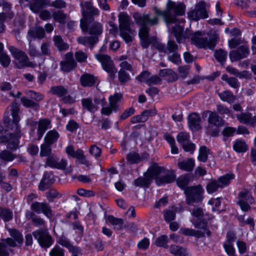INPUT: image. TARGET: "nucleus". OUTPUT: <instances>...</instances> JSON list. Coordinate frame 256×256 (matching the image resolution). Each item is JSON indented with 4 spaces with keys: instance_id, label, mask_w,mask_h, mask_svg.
<instances>
[{
    "instance_id": "42",
    "label": "nucleus",
    "mask_w": 256,
    "mask_h": 256,
    "mask_svg": "<svg viewBox=\"0 0 256 256\" xmlns=\"http://www.w3.org/2000/svg\"><path fill=\"white\" fill-rule=\"evenodd\" d=\"M20 101L22 105L26 108H33L34 110L38 109L40 106L38 103L35 102L32 100H30L26 96H22L20 98Z\"/></svg>"
},
{
    "instance_id": "14",
    "label": "nucleus",
    "mask_w": 256,
    "mask_h": 256,
    "mask_svg": "<svg viewBox=\"0 0 256 256\" xmlns=\"http://www.w3.org/2000/svg\"><path fill=\"white\" fill-rule=\"evenodd\" d=\"M66 154L72 158L78 160L80 164L85 165L86 166H90V162L86 159L84 154V152L80 148L74 150V146L72 145H68L66 148Z\"/></svg>"
},
{
    "instance_id": "37",
    "label": "nucleus",
    "mask_w": 256,
    "mask_h": 256,
    "mask_svg": "<svg viewBox=\"0 0 256 256\" xmlns=\"http://www.w3.org/2000/svg\"><path fill=\"white\" fill-rule=\"evenodd\" d=\"M49 92L54 95L61 98L66 96L68 93V90L64 86L60 85L51 87Z\"/></svg>"
},
{
    "instance_id": "7",
    "label": "nucleus",
    "mask_w": 256,
    "mask_h": 256,
    "mask_svg": "<svg viewBox=\"0 0 256 256\" xmlns=\"http://www.w3.org/2000/svg\"><path fill=\"white\" fill-rule=\"evenodd\" d=\"M208 116V131L212 136H216L220 132L219 128L224 126V120L216 112L206 110L202 114V118L204 119Z\"/></svg>"
},
{
    "instance_id": "5",
    "label": "nucleus",
    "mask_w": 256,
    "mask_h": 256,
    "mask_svg": "<svg viewBox=\"0 0 256 256\" xmlns=\"http://www.w3.org/2000/svg\"><path fill=\"white\" fill-rule=\"evenodd\" d=\"M219 40L216 33L206 34L200 32H196L191 38L192 44L200 48L213 50Z\"/></svg>"
},
{
    "instance_id": "29",
    "label": "nucleus",
    "mask_w": 256,
    "mask_h": 256,
    "mask_svg": "<svg viewBox=\"0 0 256 256\" xmlns=\"http://www.w3.org/2000/svg\"><path fill=\"white\" fill-rule=\"evenodd\" d=\"M98 40V38L96 36H80L77 38V42L78 44L86 46H89L91 49Z\"/></svg>"
},
{
    "instance_id": "44",
    "label": "nucleus",
    "mask_w": 256,
    "mask_h": 256,
    "mask_svg": "<svg viewBox=\"0 0 256 256\" xmlns=\"http://www.w3.org/2000/svg\"><path fill=\"white\" fill-rule=\"evenodd\" d=\"M184 26L180 25H176L172 28V32L178 42H180L181 40L184 38Z\"/></svg>"
},
{
    "instance_id": "49",
    "label": "nucleus",
    "mask_w": 256,
    "mask_h": 256,
    "mask_svg": "<svg viewBox=\"0 0 256 256\" xmlns=\"http://www.w3.org/2000/svg\"><path fill=\"white\" fill-rule=\"evenodd\" d=\"M159 75L162 77L170 76L172 78V81H176L178 78L176 74L172 70L169 68L160 70L159 72Z\"/></svg>"
},
{
    "instance_id": "63",
    "label": "nucleus",
    "mask_w": 256,
    "mask_h": 256,
    "mask_svg": "<svg viewBox=\"0 0 256 256\" xmlns=\"http://www.w3.org/2000/svg\"><path fill=\"white\" fill-rule=\"evenodd\" d=\"M74 56L76 61L78 62H85L88 58L87 54L82 50L76 52Z\"/></svg>"
},
{
    "instance_id": "64",
    "label": "nucleus",
    "mask_w": 256,
    "mask_h": 256,
    "mask_svg": "<svg viewBox=\"0 0 256 256\" xmlns=\"http://www.w3.org/2000/svg\"><path fill=\"white\" fill-rule=\"evenodd\" d=\"M190 136L189 134L184 132H182L178 134L177 136L178 142L181 144L182 145L189 141Z\"/></svg>"
},
{
    "instance_id": "51",
    "label": "nucleus",
    "mask_w": 256,
    "mask_h": 256,
    "mask_svg": "<svg viewBox=\"0 0 256 256\" xmlns=\"http://www.w3.org/2000/svg\"><path fill=\"white\" fill-rule=\"evenodd\" d=\"M26 94L29 98L34 100L36 102L41 101L44 98V96L42 94L32 90L26 92Z\"/></svg>"
},
{
    "instance_id": "13",
    "label": "nucleus",
    "mask_w": 256,
    "mask_h": 256,
    "mask_svg": "<svg viewBox=\"0 0 256 256\" xmlns=\"http://www.w3.org/2000/svg\"><path fill=\"white\" fill-rule=\"evenodd\" d=\"M254 202V198L248 190L244 189L239 192L237 204L242 211L248 212L250 210V204Z\"/></svg>"
},
{
    "instance_id": "43",
    "label": "nucleus",
    "mask_w": 256,
    "mask_h": 256,
    "mask_svg": "<svg viewBox=\"0 0 256 256\" xmlns=\"http://www.w3.org/2000/svg\"><path fill=\"white\" fill-rule=\"evenodd\" d=\"M234 174H228L218 178V181L221 186V188L228 186L230 180L234 178Z\"/></svg>"
},
{
    "instance_id": "53",
    "label": "nucleus",
    "mask_w": 256,
    "mask_h": 256,
    "mask_svg": "<svg viewBox=\"0 0 256 256\" xmlns=\"http://www.w3.org/2000/svg\"><path fill=\"white\" fill-rule=\"evenodd\" d=\"M233 148L234 150L238 152H245L247 150L246 142L242 140L236 141L234 144Z\"/></svg>"
},
{
    "instance_id": "56",
    "label": "nucleus",
    "mask_w": 256,
    "mask_h": 256,
    "mask_svg": "<svg viewBox=\"0 0 256 256\" xmlns=\"http://www.w3.org/2000/svg\"><path fill=\"white\" fill-rule=\"evenodd\" d=\"M50 256H64V250L60 246L56 244L50 252Z\"/></svg>"
},
{
    "instance_id": "41",
    "label": "nucleus",
    "mask_w": 256,
    "mask_h": 256,
    "mask_svg": "<svg viewBox=\"0 0 256 256\" xmlns=\"http://www.w3.org/2000/svg\"><path fill=\"white\" fill-rule=\"evenodd\" d=\"M0 217L4 222H8L12 219V212L6 208H0Z\"/></svg>"
},
{
    "instance_id": "34",
    "label": "nucleus",
    "mask_w": 256,
    "mask_h": 256,
    "mask_svg": "<svg viewBox=\"0 0 256 256\" xmlns=\"http://www.w3.org/2000/svg\"><path fill=\"white\" fill-rule=\"evenodd\" d=\"M80 82L82 86L84 87H91L95 84L96 80L92 75L86 74L81 76Z\"/></svg>"
},
{
    "instance_id": "40",
    "label": "nucleus",
    "mask_w": 256,
    "mask_h": 256,
    "mask_svg": "<svg viewBox=\"0 0 256 256\" xmlns=\"http://www.w3.org/2000/svg\"><path fill=\"white\" fill-rule=\"evenodd\" d=\"M220 100L229 104L233 103L236 100V96L230 90H225L218 93Z\"/></svg>"
},
{
    "instance_id": "33",
    "label": "nucleus",
    "mask_w": 256,
    "mask_h": 256,
    "mask_svg": "<svg viewBox=\"0 0 256 256\" xmlns=\"http://www.w3.org/2000/svg\"><path fill=\"white\" fill-rule=\"evenodd\" d=\"M152 180L150 177L148 176L146 172L144 174V176H140L134 180V184L136 186L149 188Z\"/></svg>"
},
{
    "instance_id": "59",
    "label": "nucleus",
    "mask_w": 256,
    "mask_h": 256,
    "mask_svg": "<svg viewBox=\"0 0 256 256\" xmlns=\"http://www.w3.org/2000/svg\"><path fill=\"white\" fill-rule=\"evenodd\" d=\"M90 154L97 158L100 156L102 154V149L96 144L92 145L89 150Z\"/></svg>"
},
{
    "instance_id": "6",
    "label": "nucleus",
    "mask_w": 256,
    "mask_h": 256,
    "mask_svg": "<svg viewBox=\"0 0 256 256\" xmlns=\"http://www.w3.org/2000/svg\"><path fill=\"white\" fill-rule=\"evenodd\" d=\"M119 29L120 36L126 43L132 42L135 30L131 28L133 24L130 17L124 12H120L118 15Z\"/></svg>"
},
{
    "instance_id": "58",
    "label": "nucleus",
    "mask_w": 256,
    "mask_h": 256,
    "mask_svg": "<svg viewBox=\"0 0 256 256\" xmlns=\"http://www.w3.org/2000/svg\"><path fill=\"white\" fill-rule=\"evenodd\" d=\"M10 62V58L8 54L5 53L0 54V64L4 68L8 67Z\"/></svg>"
},
{
    "instance_id": "21",
    "label": "nucleus",
    "mask_w": 256,
    "mask_h": 256,
    "mask_svg": "<svg viewBox=\"0 0 256 256\" xmlns=\"http://www.w3.org/2000/svg\"><path fill=\"white\" fill-rule=\"evenodd\" d=\"M54 181L55 179L52 172H45L38 184V188L40 190L44 191L49 188Z\"/></svg>"
},
{
    "instance_id": "61",
    "label": "nucleus",
    "mask_w": 256,
    "mask_h": 256,
    "mask_svg": "<svg viewBox=\"0 0 256 256\" xmlns=\"http://www.w3.org/2000/svg\"><path fill=\"white\" fill-rule=\"evenodd\" d=\"M168 237L166 235H162L157 238L155 241V244L158 246L168 248Z\"/></svg>"
},
{
    "instance_id": "9",
    "label": "nucleus",
    "mask_w": 256,
    "mask_h": 256,
    "mask_svg": "<svg viewBox=\"0 0 256 256\" xmlns=\"http://www.w3.org/2000/svg\"><path fill=\"white\" fill-rule=\"evenodd\" d=\"M204 189L200 184L188 186L184 192L186 202L188 205L194 203H202L203 199Z\"/></svg>"
},
{
    "instance_id": "38",
    "label": "nucleus",
    "mask_w": 256,
    "mask_h": 256,
    "mask_svg": "<svg viewBox=\"0 0 256 256\" xmlns=\"http://www.w3.org/2000/svg\"><path fill=\"white\" fill-rule=\"evenodd\" d=\"M107 220L114 226V228L116 230H121L124 227V220L122 218H116L110 215L108 216Z\"/></svg>"
},
{
    "instance_id": "20",
    "label": "nucleus",
    "mask_w": 256,
    "mask_h": 256,
    "mask_svg": "<svg viewBox=\"0 0 256 256\" xmlns=\"http://www.w3.org/2000/svg\"><path fill=\"white\" fill-rule=\"evenodd\" d=\"M16 244L10 238L0 240V256H9L12 250L10 248H15Z\"/></svg>"
},
{
    "instance_id": "46",
    "label": "nucleus",
    "mask_w": 256,
    "mask_h": 256,
    "mask_svg": "<svg viewBox=\"0 0 256 256\" xmlns=\"http://www.w3.org/2000/svg\"><path fill=\"white\" fill-rule=\"evenodd\" d=\"M17 158L16 154L8 150H3L0 152V159L6 162H11Z\"/></svg>"
},
{
    "instance_id": "16",
    "label": "nucleus",
    "mask_w": 256,
    "mask_h": 256,
    "mask_svg": "<svg viewBox=\"0 0 256 256\" xmlns=\"http://www.w3.org/2000/svg\"><path fill=\"white\" fill-rule=\"evenodd\" d=\"M249 54L250 50L248 46L242 45L236 49L231 50L229 53V56L230 61L234 62L247 58Z\"/></svg>"
},
{
    "instance_id": "30",
    "label": "nucleus",
    "mask_w": 256,
    "mask_h": 256,
    "mask_svg": "<svg viewBox=\"0 0 256 256\" xmlns=\"http://www.w3.org/2000/svg\"><path fill=\"white\" fill-rule=\"evenodd\" d=\"M81 103L82 108L90 112H94L99 108L96 104H93L92 100L90 98H82Z\"/></svg>"
},
{
    "instance_id": "28",
    "label": "nucleus",
    "mask_w": 256,
    "mask_h": 256,
    "mask_svg": "<svg viewBox=\"0 0 256 256\" xmlns=\"http://www.w3.org/2000/svg\"><path fill=\"white\" fill-rule=\"evenodd\" d=\"M49 4L50 0H34V2L30 4V8L32 12L38 14L42 8Z\"/></svg>"
},
{
    "instance_id": "25",
    "label": "nucleus",
    "mask_w": 256,
    "mask_h": 256,
    "mask_svg": "<svg viewBox=\"0 0 256 256\" xmlns=\"http://www.w3.org/2000/svg\"><path fill=\"white\" fill-rule=\"evenodd\" d=\"M164 172V168L158 166L156 163H154L146 172V174L150 177L152 180L156 176H160V174Z\"/></svg>"
},
{
    "instance_id": "23",
    "label": "nucleus",
    "mask_w": 256,
    "mask_h": 256,
    "mask_svg": "<svg viewBox=\"0 0 256 256\" xmlns=\"http://www.w3.org/2000/svg\"><path fill=\"white\" fill-rule=\"evenodd\" d=\"M50 127V121L48 119H40L38 122L37 130L38 140H40L47 130Z\"/></svg>"
},
{
    "instance_id": "22",
    "label": "nucleus",
    "mask_w": 256,
    "mask_h": 256,
    "mask_svg": "<svg viewBox=\"0 0 256 256\" xmlns=\"http://www.w3.org/2000/svg\"><path fill=\"white\" fill-rule=\"evenodd\" d=\"M200 117L196 113H192L188 117L189 127L193 131H196L200 129Z\"/></svg>"
},
{
    "instance_id": "15",
    "label": "nucleus",
    "mask_w": 256,
    "mask_h": 256,
    "mask_svg": "<svg viewBox=\"0 0 256 256\" xmlns=\"http://www.w3.org/2000/svg\"><path fill=\"white\" fill-rule=\"evenodd\" d=\"M122 98L121 94H116L109 98V106L104 107L101 110V113L106 116H109L112 112L118 110V103Z\"/></svg>"
},
{
    "instance_id": "39",
    "label": "nucleus",
    "mask_w": 256,
    "mask_h": 256,
    "mask_svg": "<svg viewBox=\"0 0 256 256\" xmlns=\"http://www.w3.org/2000/svg\"><path fill=\"white\" fill-rule=\"evenodd\" d=\"M54 46L59 51H64L68 50V44L65 42L60 36H55L53 38Z\"/></svg>"
},
{
    "instance_id": "55",
    "label": "nucleus",
    "mask_w": 256,
    "mask_h": 256,
    "mask_svg": "<svg viewBox=\"0 0 256 256\" xmlns=\"http://www.w3.org/2000/svg\"><path fill=\"white\" fill-rule=\"evenodd\" d=\"M127 160L131 164H137L141 160V158L138 153L132 152L128 154Z\"/></svg>"
},
{
    "instance_id": "24",
    "label": "nucleus",
    "mask_w": 256,
    "mask_h": 256,
    "mask_svg": "<svg viewBox=\"0 0 256 256\" xmlns=\"http://www.w3.org/2000/svg\"><path fill=\"white\" fill-rule=\"evenodd\" d=\"M45 36L44 29L40 26L36 27L30 30L28 32V40L31 42L32 39H42Z\"/></svg>"
},
{
    "instance_id": "10",
    "label": "nucleus",
    "mask_w": 256,
    "mask_h": 256,
    "mask_svg": "<svg viewBox=\"0 0 256 256\" xmlns=\"http://www.w3.org/2000/svg\"><path fill=\"white\" fill-rule=\"evenodd\" d=\"M95 57L101 63L104 70L109 74L110 78L114 80L117 70L110 57L108 55L102 54H96Z\"/></svg>"
},
{
    "instance_id": "31",
    "label": "nucleus",
    "mask_w": 256,
    "mask_h": 256,
    "mask_svg": "<svg viewBox=\"0 0 256 256\" xmlns=\"http://www.w3.org/2000/svg\"><path fill=\"white\" fill-rule=\"evenodd\" d=\"M194 160L192 158H188L178 163V167L180 170L186 172L192 171L194 168Z\"/></svg>"
},
{
    "instance_id": "52",
    "label": "nucleus",
    "mask_w": 256,
    "mask_h": 256,
    "mask_svg": "<svg viewBox=\"0 0 256 256\" xmlns=\"http://www.w3.org/2000/svg\"><path fill=\"white\" fill-rule=\"evenodd\" d=\"M50 144L45 142L40 146V156L42 157L50 156L52 148Z\"/></svg>"
},
{
    "instance_id": "47",
    "label": "nucleus",
    "mask_w": 256,
    "mask_h": 256,
    "mask_svg": "<svg viewBox=\"0 0 256 256\" xmlns=\"http://www.w3.org/2000/svg\"><path fill=\"white\" fill-rule=\"evenodd\" d=\"M221 186L218 180H213L208 183L206 189L208 194H212L216 192Z\"/></svg>"
},
{
    "instance_id": "19",
    "label": "nucleus",
    "mask_w": 256,
    "mask_h": 256,
    "mask_svg": "<svg viewBox=\"0 0 256 256\" xmlns=\"http://www.w3.org/2000/svg\"><path fill=\"white\" fill-rule=\"evenodd\" d=\"M163 174L155 178V182L158 186H162L174 182L176 176L173 170H166L162 172Z\"/></svg>"
},
{
    "instance_id": "17",
    "label": "nucleus",
    "mask_w": 256,
    "mask_h": 256,
    "mask_svg": "<svg viewBox=\"0 0 256 256\" xmlns=\"http://www.w3.org/2000/svg\"><path fill=\"white\" fill-rule=\"evenodd\" d=\"M30 209L36 214L43 213L48 218L52 216V210L49 204L46 202H34L30 206Z\"/></svg>"
},
{
    "instance_id": "2",
    "label": "nucleus",
    "mask_w": 256,
    "mask_h": 256,
    "mask_svg": "<svg viewBox=\"0 0 256 256\" xmlns=\"http://www.w3.org/2000/svg\"><path fill=\"white\" fill-rule=\"evenodd\" d=\"M82 13L83 18L80 20L82 30L88 32L89 34L98 37L102 33V26L100 23L94 21V16L98 15L99 10L94 7L91 2H86Z\"/></svg>"
},
{
    "instance_id": "18",
    "label": "nucleus",
    "mask_w": 256,
    "mask_h": 256,
    "mask_svg": "<svg viewBox=\"0 0 256 256\" xmlns=\"http://www.w3.org/2000/svg\"><path fill=\"white\" fill-rule=\"evenodd\" d=\"M60 65L62 71L68 72L76 67L77 64L74 60L73 54L68 52L65 54L64 59L60 62Z\"/></svg>"
},
{
    "instance_id": "57",
    "label": "nucleus",
    "mask_w": 256,
    "mask_h": 256,
    "mask_svg": "<svg viewBox=\"0 0 256 256\" xmlns=\"http://www.w3.org/2000/svg\"><path fill=\"white\" fill-rule=\"evenodd\" d=\"M118 78L121 84L126 83L130 80L129 74L122 69H120L118 72Z\"/></svg>"
},
{
    "instance_id": "1",
    "label": "nucleus",
    "mask_w": 256,
    "mask_h": 256,
    "mask_svg": "<svg viewBox=\"0 0 256 256\" xmlns=\"http://www.w3.org/2000/svg\"><path fill=\"white\" fill-rule=\"evenodd\" d=\"M11 112L12 120L10 118L8 112H6L4 116V124L8 130H14V132L8 133L0 136V142L6 143L7 148L12 151L17 149L19 144V138L21 136L19 121L20 120L19 106L18 103L13 102L11 106Z\"/></svg>"
},
{
    "instance_id": "54",
    "label": "nucleus",
    "mask_w": 256,
    "mask_h": 256,
    "mask_svg": "<svg viewBox=\"0 0 256 256\" xmlns=\"http://www.w3.org/2000/svg\"><path fill=\"white\" fill-rule=\"evenodd\" d=\"M52 16L55 20L62 24L65 22L66 15L62 10H57L53 12Z\"/></svg>"
},
{
    "instance_id": "12",
    "label": "nucleus",
    "mask_w": 256,
    "mask_h": 256,
    "mask_svg": "<svg viewBox=\"0 0 256 256\" xmlns=\"http://www.w3.org/2000/svg\"><path fill=\"white\" fill-rule=\"evenodd\" d=\"M32 234L42 248H48L54 242L52 236L47 230H38L33 232Z\"/></svg>"
},
{
    "instance_id": "48",
    "label": "nucleus",
    "mask_w": 256,
    "mask_h": 256,
    "mask_svg": "<svg viewBox=\"0 0 256 256\" xmlns=\"http://www.w3.org/2000/svg\"><path fill=\"white\" fill-rule=\"evenodd\" d=\"M170 251L175 256H186V250L180 246L172 245L170 247Z\"/></svg>"
},
{
    "instance_id": "11",
    "label": "nucleus",
    "mask_w": 256,
    "mask_h": 256,
    "mask_svg": "<svg viewBox=\"0 0 256 256\" xmlns=\"http://www.w3.org/2000/svg\"><path fill=\"white\" fill-rule=\"evenodd\" d=\"M188 16L190 20H198L200 19H204L208 17V11L206 10V4L203 1L197 4L194 10H190L188 13Z\"/></svg>"
},
{
    "instance_id": "26",
    "label": "nucleus",
    "mask_w": 256,
    "mask_h": 256,
    "mask_svg": "<svg viewBox=\"0 0 256 256\" xmlns=\"http://www.w3.org/2000/svg\"><path fill=\"white\" fill-rule=\"evenodd\" d=\"M236 117L239 122L242 124H248L252 126H254V116H252L250 112H242L236 114Z\"/></svg>"
},
{
    "instance_id": "4",
    "label": "nucleus",
    "mask_w": 256,
    "mask_h": 256,
    "mask_svg": "<svg viewBox=\"0 0 256 256\" xmlns=\"http://www.w3.org/2000/svg\"><path fill=\"white\" fill-rule=\"evenodd\" d=\"M185 9L186 6L184 4H176L169 0L166 4V10L162 11L154 8V11L156 15L162 16L166 23L169 24L180 23V20L176 18V16L184 15Z\"/></svg>"
},
{
    "instance_id": "32",
    "label": "nucleus",
    "mask_w": 256,
    "mask_h": 256,
    "mask_svg": "<svg viewBox=\"0 0 256 256\" xmlns=\"http://www.w3.org/2000/svg\"><path fill=\"white\" fill-rule=\"evenodd\" d=\"M10 236V238L16 244H22L23 243L24 239L22 233L18 230L15 228H8Z\"/></svg>"
},
{
    "instance_id": "8",
    "label": "nucleus",
    "mask_w": 256,
    "mask_h": 256,
    "mask_svg": "<svg viewBox=\"0 0 256 256\" xmlns=\"http://www.w3.org/2000/svg\"><path fill=\"white\" fill-rule=\"evenodd\" d=\"M12 56L16 60L14 64L18 69H22L24 67L35 68L36 64L30 61L29 58L25 52L16 47L10 46L8 48Z\"/></svg>"
},
{
    "instance_id": "3",
    "label": "nucleus",
    "mask_w": 256,
    "mask_h": 256,
    "mask_svg": "<svg viewBox=\"0 0 256 256\" xmlns=\"http://www.w3.org/2000/svg\"><path fill=\"white\" fill-rule=\"evenodd\" d=\"M133 18L136 24L140 28L139 30V36L143 48H146L151 44V39L149 38L150 28L148 26H153L158 23L156 16L150 18V14H140L138 12L134 13Z\"/></svg>"
},
{
    "instance_id": "62",
    "label": "nucleus",
    "mask_w": 256,
    "mask_h": 256,
    "mask_svg": "<svg viewBox=\"0 0 256 256\" xmlns=\"http://www.w3.org/2000/svg\"><path fill=\"white\" fill-rule=\"evenodd\" d=\"M166 53L175 52L178 50V46L173 40H168L167 43Z\"/></svg>"
},
{
    "instance_id": "60",
    "label": "nucleus",
    "mask_w": 256,
    "mask_h": 256,
    "mask_svg": "<svg viewBox=\"0 0 256 256\" xmlns=\"http://www.w3.org/2000/svg\"><path fill=\"white\" fill-rule=\"evenodd\" d=\"M58 158L54 154H52L47 157L46 162V166H48L52 168H56V162L58 160Z\"/></svg>"
},
{
    "instance_id": "45",
    "label": "nucleus",
    "mask_w": 256,
    "mask_h": 256,
    "mask_svg": "<svg viewBox=\"0 0 256 256\" xmlns=\"http://www.w3.org/2000/svg\"><path fill=\"white\" fill-rule=\"evenodd\" d=\"M210 152V150L206 146H202L199 149V154L198 159L200 162H204L208 158V154Z\"/></svg>"
},
{
    "instance_id": "50",
    "label": "nucleus",
    "mask_w": 256,
    "mask_h": 256,
    "mask_svg": "<svg viewBox=\"0 0 256 256\" xmlns=\"http://www.w3.org/2000/svg\"><path fill=\"white\" fill-rule=\"evenodd\" d=\"M214 56L216 60L220 63L225 62L227 57V52L219 49L215 51Z\"/></svg>"
},
{
    "instance_id": "36",
    "label": "nucleus",
    "mask_w": 256,
    "mask_h": 256,
    "mask_svg": "<svg viewBox=\"0 0 256 256\" xmlns=\"http://www.w3.org/2000/svg\"><path fill=\"white\" fill-rule=\"evenodd\" d=\"M177 185L179 188L185 192V190L188 187V185L190 181V176L188 174L182 175L176 179Z\"/></svg>"
},
{
    "instance_id": "27",
    "label": "nucleus",
    "mask_w": 256,
    "mask_h": 256,
    "mask_svg": "<svg viewBox=\"0 0 256 256\" xmlns=\"http://www.w3.org/2000/svg\"><path fill=\"white\" fill-rule=\"evenodd\" d=\"M226 70L230 74L240 78L250 79L251 78V74L248 71L239 72L238 69L231 66H228L226 68Z\"/></svg>"
},
{
    "instance_id": "35",
    "label": "nucleus",
    "mask_w": 256,
    "mask_h": 256,
    "mask_svg": "<svg viewBox=\"0 0 256 256\" xmlns=\"http://www.w3.org/2000/svg\"><path fill=\"white\" fill-rule=\"evenodd\" d=\"M60 137L59 133L54 130L48 131L44 138L45 142L49 144H52L58 140Z\"/></svg>"
}]
</instances>
